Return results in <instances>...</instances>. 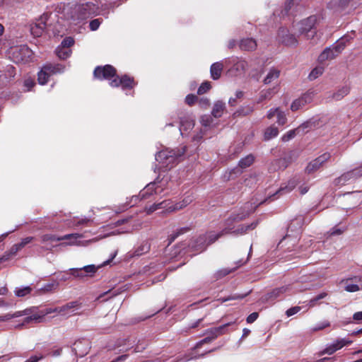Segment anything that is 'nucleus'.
Returning <instances> with one entry per match:
<instances>
[{"mask_svg": "<svg viewBox=\"0 0 362 362\" xmlns=\"http://www.w3.org/2000/svg\"><path fill=\"white\" fill-rule=\"evenodd\" d=\"M50 76L48 75L47 71H45L44 68L42 67L40 71L38 73L37 80L40 84L45 85L47 83L48 79Z\"/></svg>", "mask_w": 362, "mask_h": 362, "instance_id": "58836bf2", "label": "nucleus"}, {"mask_svg": "<svg viewBox=\"0 0 362 362\" xmlns=\"http://www.w3.org/2000/svg\"><path fill=\"white\" fill-rule=\"evenodd\" d=\"M248 214L241 213V214H232L224 222V228H230V233H231L233 228V224L235 222H239L244 220Z\"/></svg>", "mask_w": 362, "mask_h": 362, "instance_id": "6ab92c4d", "label": "nucleus"}, {"mask_svg": "<svg viewBox=\"0 0 362 362\" xmlns=\"http://www.w3.org/2000/svg\"><path fill=\"white\" fill-rule=\"evenodd\" d=\"M191 230V228L189 226L182 227L178 228L175 230L173 234L169 236L170 243L173 242L179 235L185 234L189 232Z\"/></svg>", "mask_w": 362, "mask_h": 362, "instance_id": "f704fd0d", "label": "nucleus"}, {"mask_svg": "<svg viewBox=\"0 0 362 362\" xmlns=\"http://www.w3.org/2000/svg\"><path fill=\"white\" fill-rule=\"evenodd\" d=\"M278 134H279L278 128L274 126H271V127H268L264 132V140H267V141L270 140L272 138L276 137L278 135Z\"/></svg>", "mask_w": 362, "mask_h": 362, "instance_id": "473e14b6", "label": "nucleus"}, {"mask_svg": "<svg viewBox=\"0 0 362 362\" xmlns=\"http://www.w3.org/2000/svg\"><path fill=\"white\" fill-rule=\"evenodd\" d=\"M258 223H259V221H255L250 224H247V225L243 224L245 233H246L249 230H254L257 226Z\"/></svg>", "mask_w": 362, "mask_h": 362, "instance_id": "bf43d9fd", "label": "nucleus"}, {"mask_svg": "<svg viewBox=\"0 0 362 362\" xmlns=\"http://www.w3.org/2000/svg\"><path fill=\"white\" fill-rule=\"evenodd\" d=\"M163 191V189L156 186V183H150L140 192V196L141 199H147L153 194H160Z\"/></svg>", "mask_w": 362, "mask_h": 362, "instance_id": "aec40b11", "label": "nucleus"}, {"mask_svg": "<svg viewBox=\"0 0 362 362\" xmlns=\"http://www.w3.org/2000/svg\"><path fill=\"white\" fill-rule=\"evenodd\" d=\"M45 315L34 314L31 316L27 317L24 320V323H30L31 322H40L44 318Z\"/></svg>", "mask_w": 362, "mask_h": 362, "instance_id": "a19ab883", "label": "nucleus"}, {"mask_svg": "<svg viewBox=\"0 0 362 362\" xmlns=\"http://www.w3.org/2000/svg\"><path fill=\"white\" fill-rule=\"evenodd\" d=\"M278 37L281 43L292 46L297 44V40L293 34H290L286 28H281L278 31Z\"/></svg>", "mask_w": 362, "mask_h": 362, "instance_id": "2eb2a0df", "label": "nucleus"}, {"mask_svg": "<svg viewBox=\"0 0 362 362\" xmlns=\"http://www.w3.org/2000/svg\"><path fill=\"white\" fill-rule=\"evenodd\" d=\"M211 88V83L209 81H205L201 84V86L198 88L197 93L199 95H202L209 90Z\"/></svg>", "mask_w": 362, "mask_h": 362, "instance_id": "49530a36", "label": "nucleus"}, {"mask_svg": "<svg viewBox=\"0 0 362 362\" xmlns=\"http://www.w3.org/2000/svg\"><path fill=\"white\" fill-rule=\"evenodd\" d=\"M208 336L206 337L204 339H202L200 341H199L197 345H196V347L197 348H199L202 345H203L204 344H209L211 343L212 341H214V339L211 338V336H209V334H207Z\"/></svg>", "mask_w": 362, "mask_h": 362, "instance_id": "0e129e2a", "label": "nucleus"}, {"mask_svg": "<svg viewBox=\"0 0 362 362\" xmlns=\"http://www.w3.org/2000/svg\"><path fill=\"white\" fill-rule=\"evenodd\" d=\"M351 341L347 340L346 339H337L332 344L327 345V347L320 353V355H331L337 350L341 349L344 346L351 344Z\"/></svg>", "mask_w": 362, "mask_h": 362, "instance_id": "f8f14e48", "label": "nucleus"}, {"mask_svg": "<svg viewBox=\"0 0 362 362\" xmlns=\"http://www.w3.org/2000/svg\"><path fill=\"white\" fill-rule=\"evenodd\" d=\"M81 307V303L78 301H71L66 305L56 308L54 312H57L63 315H71L74 314V311Z\"/></svg>", "mask_w": 362, "mask_h": 362, "instance_id": "dca6fc26", "label": "nucleus"}, {"mask_svg": "<svg viewBox=\"0 0 362 362\" xmlns=\"http://www.w3.org/2000/svg\"><path fill=\"white\" fill-rule=\"evenodd\" d=\"M324 68L318 66L312 70L310 73L308 78L310 81L315 80L323 74Z\"/></svg>", "mask_w": 362, "mask_h": 362, "instance_id": "ea45409f", "label": "nucleus"}, {"mask_svg": "<svg viewBox=\"0 0 362 362\" xmlns=\"http://www.w3.org/2000/svg\"><path fill=\"white\" fill-rule=\"evenodd\" d=\"M207 247V237L204 234L199 235L192 244V248L199 252L204 251Z\"/></svg>", "mask_w": 362, "mask_h": 362, "instance_id": "4be33fe9", "label": "nucleus"}, {"mask_svg": "<svg viewBox=\"0 0 362 362\" xmlns=\"http://www.w3.org/2000/svg\"><path fill=\"white\" fill-rule=\"evenodd\" d=\"M226 110V104L221 100L216 101L213 106L211 110V115L215 118H218L222 116Z\"/></svg>", "mask_w": 362, "mask_h": 362, "instance_id": "393cba45", "label": "nucleus"}, {"mask_svg": "<svg viewBox=\"0 0 362 362\" xmlns=\"http://www.w3.org/2000/svg\"><path fill=\"white\" fill-rule=\"evenodd\" d=\"M359 290V286L354 284H347L345 286V291L348 292H356Z\"/></svg>", "mask_w": 362, "mask_h": 362, "instance_id": "680f3d73", "label": "nucleus"}, {"mask_svg": "<svg viewBox=\"0 0 362 362\" xmlns=\"http://www.w3.org/2000/svg\"><path fill=\"white\" fill-rule=\"evenodd\" d=\"M230 228H223L218 233H215L214 231H209L204 233V235L207 237V244L208 246L211 245L218 240L220 238L230 234Z\"/></svg>", "mask_w": 362, "mask_h": 362, "instance_id": "412c9836", "label": "nucleus"}, {"mask_svg": "<svg viewBox=\"0 0 362 362\" xmlns=\"http://www.w3.org/2000/svg\"><path fill=\"white\" fill-rule=\"evenodd\" d=\"M74 39L71 37H67L62 40L59 46L65 49H70V47L74 45Z\"/></svg>", "mask_w": 362, "mask_h": 362, "instance_id": "8fccbe9b", "label": "nucleus"}, {"mask_svg": "<svg viewBox=\"0 0 362 362\" xmlns=\"http://www.w3.org/2000/svg\"><path fill=\"white\" fill-rule=\"evenodd\" d=\"M199 105L204 109H206L210 105V100L207 98H201L198 99Z\"/></svg>", "mask_w": 362, "mask_h": 362, "instance_id": "6e6d98bb", "label": "nucleus"}, {"mask_svg": "<svg viewBox=\"0 0 362 362\" xmlns=\"http://www.w3.org/2000/svg\"><path fill=\"white\" fill-rule=\"evenodd\" d=\"M349 92V89L347 87H343L340 90H339L337 92L333 93L332 98L333 99L336 100H339L342 98H344L345 95H346Z\"/></svg>", "mask_w": 362, "mask_h": 362, "instance_id": "4c0bfd02", "label": "nucleus"}, {"mask_svg": "<svg viewBox=\"0 0 362 362\" xmlns=\"http://www.w3.org/2000/svg\"><path fill=\"white\" fill-rule=\"evenodd\" d=\"M95 12V5L92 2H86L68 7L65 11V16L67 20L77 23L89 18Z\"/></svg>", "mask_w": 362, "mask_h": 362, "instance_id": "f257e3e1", "label": "nucleus"}, {"mask_svg": "<svg viewBox=\"0 0 362 362\" xmlns=\"http://www.w3.org/2000/svg\"><path fill=\"white\" fill-rule=\"evenodd\" d=\"M315 93L313 90H309L303 93L300 98L296 99L291 105V110L293 112L299 110L304 107L306 105L310 103L314 98Z\"/></svg>", "mask_w": 362, "mask_h": 362, "instance_id": "0eeeda50", "label": "nucleus"}, {"mask_svg": "<svg viewBox=\"0 0 362 362\" xmlns=\"http://www.w3.org/2000/svg\"><path fill=\"white\" fill-rule=\"evenodd\" d=\"M314 126H315V122H312L311 120H308V121L303 122L300 125H299L296 129H298L299 134L300 132L305 133V132H308Z\"/></svg>", "mask_w": 362, "mask_h": 362, "instance_id": "e433bc0d", "label": "nucleus"}, {"mask_svg": "<svg viewBox=\"0 0 362 362\" xmlns=\"http://www.w3.org/2000/svg\"><path fill=\"white\" fill-rule=\"evenodd\" d=\"M26 311L24 310V311H19V312H16L13 314H6L5 315H3V316H0V321H6V320H8L11 318H14V317H20V316H22V315H26Z\"/></svg>", "mask_w": 362, "mask_h": 362, "instance_id": "37998d69", "label": "nucleus"}, {"mask_svg": "<svg viewBox=\"0 0 362 362\" xmlns=\"http://www.w3.org/2000/svg\"><path fill=\"white\" fill-rule=\"evenodd\" d=\"M171 153L173 154V151L172 149H165L160 151L156 155V160L159 163H160L162 166L164 163H166V160H168L169 156L171 155Z\"/></svg>", "mask_w": 362, "mask_h": 362, "instance_id": "c756f323", "label": "nucleus"}, {"mask_svg": "<svg viewBox=\"0 0 362 362\" xmlns=\"http://www.w3.org/2000/svg\"><path fill=\"white\" fill-rule=\"evenodd\" d=\"M32 291V288L30 286H25L22 288H16L15 291V293L18 297H23L28 294H29Z\"/></svg>", "mask_w": 362, "mask_h": 362, "instance_id": "de8ad7c7", "label": "nucleus"}, {"mask_svg": "<svg viewBox=\"0 0 362 362\" xmlns=\"http://www.w3.org/2000/svg\"><path fill=\"white\" fill-rule=\"evenodd\" d=\"M349 41V38L344 36L331 46L332 49H333V52H334L337 56H338L344 49L346 46V42Z\"/></svg>", "mask_w": 362, "mask_h": 362, "instance_id": "cd10ccee", "label": "nucleus"}, {"mask_svg": "<svg viewBox=\"0 0 362 362\" xmlns=\"http://www.w3.org/2000/svg\"><path fill=\"white\" fill-rule=\"evenodd\" d=\"M21 250V247H18V244H15L13 245L11 249L8 250V252L10 253V255H11L13 257H15L17 253Z\"/></svg>", "mask_w": 362, "mask_h": 362, "instance_id": "338daca9", "label": "nucleus"}, {"mask_svg": "<svg viewBox=\"0 0 362 362\" xmlns=\"http://www.w3.org/2000/svg\"><path fill=\"white\" fill-rule=\"evenodd\" d=\"M330 158L331 154L327 152L322 154L321 156L308 163L306 168H305V173L308 175L315 173L320 170L324 163L328 161Z\"/></svg>", "mask_w": 362, "mask_h": 362, "instance_id": "423d86ee", "label": "nucleus"}, {"mask_svg": "<svg viewBox=\"0 0 362 362\" xmlns=\"http://www.w3.org/2000/svg\"><path fill=\"white\" fill-rule=\"evenodd\" d=\"M82 237H83V235L80 233H71V234H67V235L60 236V237H57L55 235H52V234H45L41 236V241L42 243H46L48 241H51V242L60 241V240H64L65 239H71V238H74L76 240V238H80Z\"/></svg>", "mask_w": 362, "mask_h": 362, "instance_id": "f3484780", "label": "nucleus"}, {"mask_svg": "<svg viewBox=\"0 0 362 362\" xmlns=\"http://www.w3.org/2000/svg\"><path fill=\"white\" fill-rule=\"evenodd\" d=\"M235 322H228L219 327H216L208 329L206 332L214 340L218 337L221 336L228 332V327L234 324Z\"/></svg>", "mask_w": 362, "mask_h": 362, "instance_id": "a211bd4d", "label": "nucleus"}, {"mask_svg": "<svg viewBox=\"0 0 362 362\" xmlns=\"http://www.w3.org/2000/svg\"><path fill=\"white\" fill-rule=\"evenodd\" d=\"M71 50L70 49H65L60 46H59L56 49V54L61 59H67L71 55Z\"/></svg>", "mask_w": 362, "mask_h": 362, "instance_id": "c9c22d12", "label": "nucleus"}, {"mask_svg": "<svg viewBox=\"0 0 362 362\" xmlns=\"http://www.w3.org/2000/svg\"><path fill=\"white\" fill-rule=\"evenodd\" d=\"M198 99L199 98L195 95L189 94L185 98V103L192 106L195 103V102H198Z\"/></svg>", "mask_w": 362, "mask_h": 362, "instance_id": "5fc2aeb1", "label": "nucleus"}, {"mask_svg": "<svg viewBox=\"0 0 362 362\" xmlns=\"http://www.w3.org/2000/svg\"><path fill=\"white\" fill-rule=\"evenodd\" d=\"M110 85L113 88L121 86L123 90H132L137 85V82L129 75H116V77L110 81Z\"/></svg>", "mask_w": 362, "mask_h": 362, "instance_id": "20e7f679", "label": "nucleus"}, {"mask_svg": "<svg viewBox=\"0 0 362 362\" xmlns=\"http://www.w3.org/2000/svg\"><path fill=\"white\" fill-rule=\"evenodd\" d=\"M337 56L334 52H333V49L331 47H327L325 50L320 54L318 57V60L320 62H324L325 61L333 59Z\"/></svg>", "mask_w": 362, "mask_h": 362, "instance_id": "c85d7f7f", "label": "nucleus"}, {"mask_svg": "<svg viewBox=\"0 0 362 362\" xmlns=\"http://www.w3.org/2000/svg\"><path fill=\"white\" fill-rule=\"evenodd\" d=\"M48 18V14L44 13L30 25V32L34 37H40L42 35L47 26Z\"/></svg>", "mask_w": 362, "mask_h": 362, "instance_id": "1a4fd4ad", "label": "nucleus"}, {"mask_svg": "<svg viewBox=\"0 0 362 362\" xmlns=\"http://www.w3.org/2000/svg\"><path fill=\"white\" fill-rule=\"evenodd\" d=\"M172 150L173 151V154L171 153V155L169 156L166 160V163H164L162 165L163 168L169 169L172 168L178 162L179 158L185 154L186 151V146H181L180 148Z\"/></svg>", "mask_w": 362, "mask_h": 362, "instance_id": "ddd939ff", "label": "nucleus"}, {"mask_svg": "<svg viewBox=\"0 0 362 362\" xmlns=\"http://www.w3.org/2000/svg\"><path fill=\"white\" fill-rule=\"evenodd\" d=\"M100 23L101 21L98 18L92 20L89 24L90 29L93 31L96 30L99 28Z\"/></svg>", "mask_w": 362, "mask_h": 362, "instance_id": "4d7b16f0", "label": "nucleus"}, {"mask_svg": "<svg viewBox=\"0 0 362 362\" xmlns=\"http://www.w3.org/2000/svg\"><path fill=\"white\" fill-rule=\"evenodd\" d=\"M117 251H115V253L112 255L111 258L105 262L100 266L96 267L94 264H90L87 266H84L81 268H75L70 269V276H72L75 278L83 279L86 276H92L99 268H100L103 265H107L109 264L117 255Z\"/></svg>", "mask_w": 362, "mask_h": 362, "instance_id": "f03ea898", "label": "nucleus"}, {"mask_svg": "<svg viewBox=\"0 0 362 362\" xmlns=\"http://www.w3.org/2000/svg\"><path fill=\"white\" fill-rule=\"evenodd\" d=\"M254 160L255 158L252 154L247 155L239 161L238 166L243 169L248 168L253 163Z\"/></svg>", "mask_w": 362, "mask_h": 362, "instance_id": "72a5a7b5", "label": "nucleus"}, {"mask_svg": "<svg viewBox=\"0 0 362 362\" xmlns=\"http://www.w3.org/2000/svg\"><path fill=\"white\" fill-rule=\"evenodd\" d=\"M150 250V245L148 243L143 244L138 247L135 251V255L140 256L143 254L148 252Z\"/></svg>", "mask_w": 362, "mask_h": 362, "instance_id": "09e8293b", "label": "nucleus"}, {"mask_svg": "<svg viewBox=\"0 0 362 362\" xmlns=\"http://www.w3.org/2000/svg\"><path fill=\"white\" fill-rule=\"evenodd\" d=\"M362 175V171L359 168L344 173L339 177L334 180V185L337 187L344 185L348 181L351 180H355L360 177Z\"/></svg>", "mask_w": 362, "mask_h": 362, "instance_id": "6e6552de", "label": "nucleus"}, {"mask_svg": "<svg viewBox=\"0 0 362 362\" xmlns=\"http://www.w3.org/2000/svg\"><path fill=\"white\" fill-rule=\"evenodd\" d=\"M45 357L42 354H38L35 356H32L30 358L26 360L25 362H37L40 360L42 359Z\"/></svg>", "mask_w": 362, "mask_h": 362, "instance_id": "774afa93", "label": "nucleus"}, {"mask_svg": "<svg viewBox=\"0 0 362 362\" xmlns=\"http://www.w3.org/2000/svg\"><path fill=\"white\" fill-rule=\"evenodd\" d=\"M66 240H69V243H63L61 244V245H87L88 243L95 241V239L89 240L85 241V243L82 244L81 241H78L77 240L78 238H76V240L74 239V238L66 239Z\"/></svg>", "mask_w": 362, "mask_h": 362, "instance_id": "79ce46f5", "label": "nucleus"}, {"mask_svg": "<svg viewBox=\"0 0 362 362\" xmlns=\"http://www.w3.org/2000/svg\"><path fill=\"white\" fill-rule=\"evenodd\" d=\"M280 76V70L276 68L272 67L269 69L267 76L263 80V83L266 85L270 84L274 81L277 80Z\"/></svg>", "mask_w": 362, "mask_h": 362, "instance_id": "bb28decb", "label": "nucleus"}, {"mask_svg": "<svg viewBox=\"0 0 362 362\" xmlns=\"http://www.w3.org/2000/svg\"><path fill=\"white\" fill-rule=\"evenodd\" d=\"M117 70L112 65L98 66L93 71V76L98 80H110L116 77Z\"/></svg>", "mask_w": 362, "mask_h": 362, "instance_id": "39448f33", "label": "nucleus"}, {"mask_svg": "<svg viewBox=\"0 0 362 362\" xmlns=\"http://www.w3.org/2000/svg\"><path fill=\"white\" fill-rule=\"evenodd\" d=\"M257 42L253 38L243 39L239 44L240 48L245 51H253L257 48Z\"/></svg>", "mask_w": 362, "mask_h": 362, "instance_id": "b1692460", "label": "nucleus"}, {"mask_svg": "<svg viewBox=\"0 0 362 362\" xmlns=\"http://www.w3.org/2000/svg\"><path fill=\"white\" fill-rule=\"evenodd\" d=\"M191 199L189 198H185L182 202L175 203L173 206H169L167 209V211L168 212H173L176 211L180 209H182L183 208L186 207L187 205H189L191 202Z\"/></svg>", "mask_w": 362, "mask_h": 362, "instance_id": "2f4dec72", "label": "nucleus"}, {"mask_svg": "<svg viewBox=\"0 0 362 362\" xmlns=\"http://www.w3.org/2000/svg\"><path fill=\"white\" fill-rule=\"evenodd\" d=\"M298 134L299 132L296 128L294 129H291L288 131L286 134L283 135V136L281 137V140L284 142L288 141L289 140L294 138Z\"/></svg>", "mask_w": 362, "mask_h": 362, "instance_id": "c03bdc74", "label": "nucleus"}, {"mask_svg": "<svg viewBox=\"0 0 362 362\" xmlns=\"http://www.w3.org/2000/svg\"><path fill=\"white\" fill-rule=\"evenodd\" d=\"M289 289L288 286H284L279 288H276L273 289L271 292L267 293V294L262 296L260 298V300L262 303H274V301L281 296L284 293L288 291Z\"/></svg>", "mask_w": 362, "mask_h": 362, "instance_id": "9b49d317", "label": "nucleus"}, {"mask_svg": "<svg viewBox=\"0 0 362 362\" xmlns=\"http://www.w3.org/2000/svg\"><path fill=\"white\" fill-rule=\"evenodd\" d=\"M45 71H47L49 76H52L57 74L63 73L64 71V66L60 64H52L47 63L42 66Z\"/></svg>", "mask_w": 362, "mask_h": 362, "instance_id": "5701e85b", "label": "nucleus"}, {"mask_svg": "<svg viewBox=\"0 0 362 362\" xmlns=\"http://www.w3.org/2000/svg\"><path fill=\"white\" fill-rule=\"evenodd\" d=\"M13 54L16 62H27L32 55V51L28 46L23 45L16 47Z\"/></svg>", "mask_w": 362, "mask_h": 362, "instance_id": "4468645a", "label": "nucleus"}, {"mask_svg": "<svg viewBox=\"0 0 362 362\" xmlns=\"http://www.w3.org/2000/svg\"><path fill=\"white\" fill-rule=\"evenodd\" d=\"M34 240L33 237H26L23 239H22L21 242L19 243H17L18 245V247H21L22 250L26 245L31 243Z\"/></svg>", "mask_w": 362, "mask_h": 362, "instance_id": "052dcab7", "label": "nucleus"}, {"mask_svg": "<svg viewBox=\"0 0 362 362\" xmlns=\"http://www.w3.org/2000/svg\"><path fill=\"white\" fill-rule=\"evenodd\" d=\"M276 92L277 91L275 90V87L262 90L259 93L257 103H260L264 100H270L276 93Z\"/></svg>", "mask_w": 362, "mask_h": 362, "instance_id": "7c9ffc66", "label": "nucleus"}, {"mask_svg": "<svg viewBox=\"0 0 362 362\" xmlns=\"http://www.w3.org/2000/svg\"><path fill=\"white\" fill-rule=\"evenodd\" d=\"M327 295H328L327 293L322 292V293H320L319 295L316 296L315 297L313 298L312 299L310 300V301L308 303L309 306L310 307L315 306L320 300L325 298V297L327 296Z\"/></svg>", "mask_w": 362, "mask_h": 362, "instance_id": "a18cd8bd", "label": "nucleus"}, {"mask_svg": "<svg viewBox=\"0 0 362 362\" xmlns=\"http://www.w3.org/2000/svg\"><path fill=\"white\" fill-rule=\"evenodd\" d=\"M200 122L204 127H209L213 122V119L209 115H204L201 117Z\"/></svg>", "mask_w": 362, "mask_h": 362, "instance_id": "3c124183", "label": "nucleus"}, {"mask_svg": "<svg viewBox=\"0 0 362 362\" xmlns=\"http://www.w3.org/2000/svg\"><path fill=\"white\" fill-rule=\"evenodd\" d=\"M223 69V64L222 62H218L214 63L211 66V68H210L211 77L214 80L218 79L221 76Z\"/></svg>", "mask_w": 362, "mask_h": 362, "instance_id": "a878e982", "label": "nucleus"}, {"mask_svg": "<svg viewBox=\"0 0 362 362\" xmlns=\"http://www.w3.org/2000/svg\"><path fill=\"white\" fill-rule=\"evenodd\" d=\"M276 116H277V123L279 125H284L286 123L287 118L286 117L284 112L279 110Z\"/></svg>", "mask_w": 362, "mask_h": 362, "instance_id": "864d4df0", "label": "nucleus"}, {"mask_svg": "<svg viewBox=\"0 0 362 362\" xmlns=\"http://www.w3.org/2000/svg\"><path fill=\"white\" fill-rule=\"evenodd\" d=\"M90 349V341L87 339H81L75 341L72 347V351L78 356H86Z\"/></svg>", "mask_w": 362, "mask_h": 362, "instance_id": "9d476101", "label": "nucleus"}, {"mask_svg": "<svg viewBox=\"0 0 362 362\" xmlns=\"http://www.w3.org/2000/svg\"><path fill=\"white\" fill-rule=\"evenodd\" d=\"M247 62L244 60H241V61H239L238 62L235 66V69L239 71V70H241V71H245L246 69V67H247Z\"/></svg>", "mask_w": 362, "mask_h": 362, "instance_id": "e2e57ef3", "label": "nucleus"}, {"mask_svg": "<svg viewBox=\"0 0 362 362\" xmlns=\"http://www.w3.org/2000/svg\"><path fill=\"white\" fill-rule=\"evenodd\" d=\"M300 309L301 308L299 306L292 307L286 311V315H287V317H291L298 313L300 310Z\"/></svg>", "mask_w": 362, "mask_h": 362, "instance_id": "13d9d810", "label": "nucleus"}, {"mask_svg": "<svg viewBox=\"0 0 362 362\" xmlns=\"http://www.w3.org/2000/svg\"><path fill=\"white\" fill-rule=\"evenodd\" d=\"M258 313L254 312L247 316L246 321L249 324L252 323L258 318Z\"/></svg>", "mask_w": 362, "mask_h": 362, "instance_id": "69168bd1", "label": "nucleus"}, {"mask_svg": "<svg viewBox=\"0 0 362 362\" xmlns=\"http://www.w3.org/2000/svg\"><path fill=\"white\" fill-rule=\"evenodd\" d=\"M295 186H296L295 182L292 181L291 183H289L288 186H286L285 187H281L276 193L283 194L284 193L289 192L295 187Z\"/></svg>", "mask_w": 362, "mask_h": 362, "instance_id": "603ef678", "label": "nucleus"}, {"mask_svg": "<svg viewBox=\"0 0 362 362\" xmlns=\"http://www.w3.org/2000/svg\"><path fill=\"white\" fill-rule=\"evenodd\" d=\"M316 23V16H310L301 21L296 25L299 34L304 35L307 39L313 38L317 33L315 28Z\"/></svg>", "mask_w": 362, "mask_h": 362, "instance_id": "7ed1b4c3", "label": "nucleus"}]
</instances>
